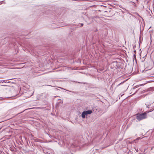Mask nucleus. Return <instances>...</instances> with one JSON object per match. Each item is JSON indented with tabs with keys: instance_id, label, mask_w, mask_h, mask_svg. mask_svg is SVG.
I'll return each instance as SVG.
<instances>
[{
	"instance_id": "nucleus-6",
	"label": "nucleus",
	"mask_w": 154,
	"mask_h": 154,
	"mask_svg": "<svg viewBox=\"0 0 154 154\" xmlns=\"http://www.w3.org/2000/svg\"><path fill=\"white\" fill-rule=\"evenodd\" d=\"M75 82L76 83H82V82Z\"/></svg>"
},
{
	"instance_id": "nucleus-16",
	"label": "nucleus",
	"mask_w": 154,
	"mask_h": 154,
	"mask_svg": "<svg viewBox=\"0 0 154 154\" xmlns=\"http://www.w3.org/2000/svg\"><path fill=\"white\" fill-rule=\"evenodd\" d=\"M151 11V13H152V12L151 11Z\"/></svg>"
},
{
	"instance_id": "nucleus-3",
	"label": "nucleus",
	"mask_w": 154,
	"mask_h": 154,
	"mask_svg": "<svg viewBox=\"0 0 154 154\" xmlns=\"http://www.w3.org/2000/svg\"><path fill=\"white\" fill-rule=\"evenodd\" d=\"M83 23H82L81 24V26H83Z\"/></svg>"
},
{
	"instance_id": "nucleus-8",
	"label": "nucleus",
	"mask_w": 154,
	"mask_h": 154,
	"mask_svg": "<svg viewBox=\"0 0 154 154\" xmlns=\"http://www.w3.org/2000/svg\"><path fill=\"white\" fill-rule=\"evenodd\" d=\"M134 52L135 53V54L136 53V51L135 50H134Z\"/></svg>"
},
{
	"instance_id": "nucleus-1",
	"label": "nucleus",
	"mask_w": 154,
	"mask_h": 154,
	"mask_svg": "<svg viewBox=\"0 0 154 154\" xmlns=\"http://www.w3.org/2000/svg\"><path fill=\"white\" fill-rule=\"evenodd\" d=\"M136 118L139 121L147 118V115L146 112L137 114L136 115Z\"/></svg>"
},
{
	"instance_id": "nucleus-2",
	"label": "nucleus",
	"mask_w": 154,
	"mask_h": 154,
	"mask_svg": "<svg viewBox=\"0 0 154 154\" xmlns=\"http://www.w3.org/2000/svg\"><path fill=\"white\" fill-rule=\"evenodd\" d=\"M92 112V111L91 110H88L86 111H83L82 114V117L84 119L85 117V115L88 114H90Z\"/></svg>"
},
{
	"instance_id": "nucleus-7",
	"label": "nucleus",
	"mask_w": 154,
	"mask_h": 154,
	"mask_svg": "<svg viewBox=\"0 0 154 154\" xmlns=\"http://www.w3.org/2000/svg\"><path fill=\"white\" fill-rule=\"evenodd\" d=\"M116 63H117V62H115V61H114L113 62V63H116Z\"/></svg>"
},
{
	"instance_id": "nucleus-14",
	"label": "nucleus",
	"mask_w": 154,
	"mask_h": 154,
	"mask_svg": "<svg viewBox=\"0 0 154 154\" xmlns=\"http://www.w3.org/2000/svg\"><path fill=\"white\" fill-rule=\"evenodd\" d=\"M150 15L151 16H152V15H151V14H150Z\"/></svg>"
},
{
	"instance_id": "nucleus-4",
	"label": "nucleus",
	"mask_w": 154,
	"mask_h": 154,
	"mask_svg": "<svg viewBox=\"0 0 154 154\" xmlns=\"http://www.w3.org/2000/svg\"><path fill=\"white\" fill-rule=\"evenodd\" d=\"M152 111V110H151V111H146V112L148 113L149 112H150L151 111Z\"/></svg>"
},
{
	"instance_id": "nucleus-17",
	"label": "nucleus",
	"mask_w": 154,
	"mask_h": 154,
	"mask_svg": "<svg viewBox=\"0 0 154 154\" xmlns=\"http://www.w3.org/2000/svg\"><path fill=\"white\" fill-rule=\"evenodd\" d=\"M72 92L73 93H74V92Z\"/></svg>"
},
{
	"instance_id": "nucleus-10",
	"label": "nucleus",
	"mask_w": 154,
	"mask_h": 154,
	"mask_svg": "<svg viewBox=\"0 0 154 154\" xmlns=\"http://www.w3.org/2000/svg\"><path fill=\"white\" fill-rule=\"evenodd\" d=\"M134 57H135V54H134Z\"/></svg>"
},
{
	"instance_id": "nucleus-11",
	"label": "nucleus",
	"mask_w": 154,
	"mask_h": 154,
	"mask_svg": "<svg viewBox=\"0 0 154 154\" xmlns=\"http://www.w3.org/2000/svg\"><path fill=\"white\" fill-rule=\"evenodd\" d=\"M140 139V137L137 138V139Z\"/></svg>"
},
{
	"instance_id": "nucleus-9",
	"label": "nucleus",
	"mask_w": 154,
	"mask_h": 154,
	"mask_svg": "<svg viewBox=\"0 0 154 154\" xmlns=\"http://www.w3.org/2000/svg\"><path fill=\"white\" fill-rule=\"evenodd\" d=\"M122 83H120L119 84V85H118V86H119V85H120V84H121Z\"/></svg>"
},
{
	"instance_id": "nucleus-13",
	"label": "nucleus",
	"mask_w": 154,
	"mask_h": 154,
	"mask_svg": "<svg viewBox=\"0 0 154 154\" xmlns=\"http://www.w3.org/2000/svg\"><path fill=\"white\" fill-rule=\"evenodd\" d=\"M2 4V3H1V2H0V5H1Z\"/></svg>"
},
{
	"instance_id": "nucleus-15",
	"label": "nucleus",
	"mask_w": 154,
	"mask_h": 154,
	"mask_svg": "<svg viewBox=\"0 0 154 154\" xmlns=\"http://www.w3.org/2000/svg\"><path fill=\"white\" fill-rule=\"evenodd\" d=\"M134 47H135V46H134L133 47V48H134Z\"/></svg>"
},
{
	"instance_id": "nucleus-12",
	"label": "nucleus",
	"mask_w": 154,
	"mask_h": 154,
	"mask_svg": "<svg viewBox=\"0 0 154 154\" xmlns=\"http://www.w3.org/2000/svg\"><path fill=\"white\" fill-rule=\"evenodd\" d=\"M26 94H27V93H25L24 94L26 95Z\"/></svg>"
},
{
	"instance_id": "nucleus-5",
	"label": "nucleus",
	"mask_w": 154,
	"mask_h": 154,
	"mask_svg": "<svg viewBox=\"0 0 154 154\" xmlns=\"http://www.w3.org/2000/svg\"><path fill=\"white\" fill-rule=\"evenodd\" d=\"M149 106V105H146V107L147 108H149V107L148 106Z\"/></svg>"
},
{
	"instance_id": "nucleus-18",
	"label": "nucleus",
	"mask_w": 154,
	"mask_h": 154,
	"mask_svg": "<svg viewBox=\"0 0 154 154\" xmlns=\"http://www.w3.org/2000/svg\"><path fill=\"white\" fill-rule=\"evenodd\" d=\"M71 154H73V153H72Z\"/></svg>"
}]
</instances>
